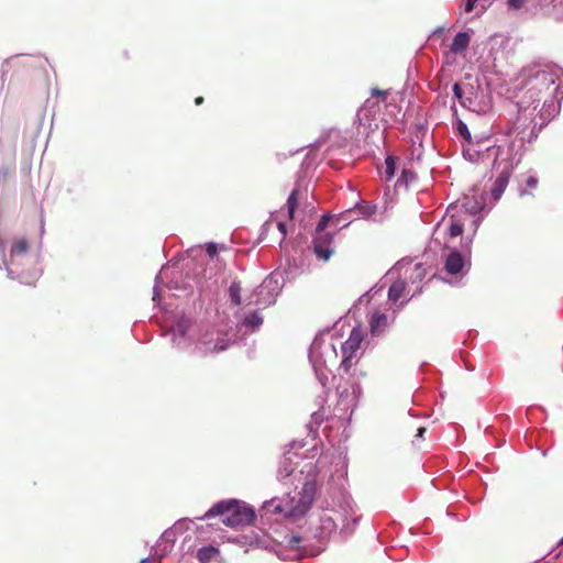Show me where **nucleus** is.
I'll use <instances>...</instances> for the list:
<instances>
[{"label":"nucleus","instance_id":"nucleus-1","mask_svg":"<svg viewBox=\"0 0 563 563\" xmlns=\"http://www.w3.org/2000/svg\"><path fill=\"white\" fill-rule=\"evenodd\" d=\"M29 243L25 238H18L13 241L10 250L9 277L18 278L21 283L35 286L41 276L37 260L27 255Z\"/></svg>","mask_w":563,"mask_h":563},{"label":"nucleus","instance_id":"nucleus-2","mask_svg":"<svg viewBox=\"0 0 563 563\" xmlns=\"http://www.w3.org/2000/svg\"><path fill=\"white\" fill-rule=\"evenodd\" d=\"M220 516L223 525L236 528L247 526L255 519V512L252 508L238 500H223L211 507L200 519Z\"/></svg>","mask_w":563,"mask_h":563},{"label":"nucleus","instance_id":"nucleus-3","mask_svg":"<svg viewBox=\"0 0 563 563\" xmlns=\"http://www.w3.org/2000/svg\"><path fill=\"white\" fill-rule=\"evenodd\" d=\"M339 222L340 218L329 216H323L319 220L316 228V236L313 239V251L318 258L328 261L333 254V249H331L333 234L324 232V230L330 223L334 227L335 230L340 229Z\"/></svg>","mask_w":563,"mask_h":563},{"label":"nucleus","instance_id":"nucleus-4","mask_svg":"<svg viewBox=\"0 0 563 563\" xmlns=\"http://www.w3.org/2000/svg\"><path fill=\"white\" fill-rule=\"evenodd\" d=\"M316 496V484L306 482L297 496L288 503L287 516L297 518L303 516L311 507Z\"/></svg>","mask_w":563,"mask_h":563},{"label":"nucleus","instance_id":"nucleus-5","mask_svg":"<svg viewBox=\"0 0 563 563\" xmlns=\"http://www.w3.org/2000/svg\"><path fill=\"white\" fill-rule=\"evenodd\" d=\"M364 340V332L360 328H354L347 340L342 344V362L341 367L345 373H349L352 365L353 358L356 356V352L360 350L361 344Z\"/></svg>","mask_w":563,"mask_h":563},{"label":"nucleus","instance_id":"nucleus-6","mask_svg":"<svg viewBox=\"0 0 563 563\" xmlns=\"http://www.w3.org/2000/svg\"><path fill=\"white\" fill-rule=\"evenodd\" d=\"M466 260L460 252L452 251L445 260L444 267L449 274L456 275L462 272Z\"/></svg>","mask_w":563,"mask_h":563},{"label":"nucleus","instance_id":"nucleus-7","mask_svg":"<svg viewBox=\"0 0 563 563\" xmlns=\"http://www.w3.org/2000/svg\"><path fill=\"white\" fill-rule=\"evenodd\" d=\"M371 332L373 335H378L388 327V318L385 313L376 311L373 313L369 321Z\"/></svg>","mask_w":563,"mask_h":563},{"label":"nucleus","instance_id":"nucleus-8","mask_svg":"<svg viewBox=\"0 0 563 563\" xmlns=\"http://www.w3.org/2000/svg\"><path fill=\"white\" fill-rule=\"evenodd\" d=\"M199 349L201 350L202 354L222 352L228 347V344L223 339H219L213 345H211V342L203 338L199 341Z\"/></svg>","mask_w":563,"mask_h":563},{"label":"nucleus","instance_id":"nucleus-9","mask_svg":"<svg viewBox=\"0 0 563 563\" xmlns=\"http://www.w3.org/2000/svg\"><path fill=\"white\" fill-rule=\"evenodd\" d=\"M470 44V35L466 32L457 33L452 42L451 51L455 54L464 52Z\"/></svg>","mask_w":563,"mask_h":563},{"label":"nucleus","instance_id":"nucleus-10","mask_svg":"<svg viewBox=\"0 0 563 563\" xmlns=\"http://www.w3.org/2000/svg\"><path fill=\"white\" fill-rule=\"evenodd\" d=\"M405 289H406L405 280H402V279L395 280L388 289L389 300H391V301L399 300L402 297Z\"/></svg>","mask_w":563,"mask_h":563},{"label":"nucleus","instance_id":"nucleus-11","mask_svg":"<svg viewBox=\"0 0 563 563\" xmlns=\"http://www.w3.org/2000/svg\"><path fill=\"white\" fill-rule=\"evenodd\" d=\"M464 223L455 214H452L449 219V225L445 229L451 238L461 235L464 231Z\"/></svg>","mask_w":563,"mask_h":563},{"label":"nucleus","instance_id":"nucleus-12","mask_svg":"<svg viewBox=\"0 0 563 563\" xmlns=\"http://www.w3.org/2000/svg\"><path fill=\"white\" fill-rule=\"evenodd\" d=\"M509 181V174L508 173H501L495 180L494 187H493V196L497 199L501 196L504 192L507 184Z\"/></svg>","mask_w":563,"mask_h":563},{"label":"nucleus","instance_id":"nucleus-13","mask_svg":"<svg viewBox=\"0 0 563 563\" xmlns=\"http://www.w3.org/2000/svg\"><path fill=\"white\" fill-rule=\"evenodd\" d=\"M242 324L245 328H250L252 330H255L260 328L263 324V318L257 311H252L249 314L245 316Z\"/></svg>","mask_w":563,"mask_h":563},{"label":"nucleus","instance_id":"nucleus-14","mask_svg":"<svg viewBox=\"0 0 563 563\" xmlns=\"http://www.w3.org/2000/svg\"><path fill=\"white\" fill-rule=\"evenodd\" d=\"M241 290H242V287L239 282H233L229 287V296H230L231 302L234 306H240L242 302Z\"/></svg>","mask_w":563,"mask_h":563},{"label":"nucleus","instance_id":"nucleus-15","mask_svg":"<svg viewBox=\"0 0 563 563\" xmlns=\"http://www.w3.org/2000/svg\"><path fill=\"white\" fill-rule=\"evenodd\" d=\"M298 195L299 191L297 189H294L287 199L288 217L290 220L294 219L295 211L298 207Z\"/></svg>","mask_w":563,"mask_h":563},{"label":"nucleus","instance_id":"nucleus-16","mask_svg":"<svg viewBox=\"0 0 563 563\" xmlns=\"http://www.w3.org/2000/svg\"><path fill=\"white\" fill-rule=\"evenodd\" d=\"M395 172H396L395 158L393 156H388L385 161V169H384L385 180L386 181L390 180L394 177Z\"/></svg>","mask_w":563,"mask_h":563},{"label":"nucleus","instance_id":"nucleus-17","mask_svg":"<svg viewBox=\"0 0 563 563\" xmlns=\"http://www.w3.org/2000/svg\"><path fill=\"white\" fill-rule=\"evenodd\" d=\"M216 552L218 550L213 547L202 548L198 550L197 558L201 563H207Z\"/></svg>","mask_w":563,"mask_h":563},{"label":"nucleus","instance_id":"nucleus-18","mask_svg":"<svg viewBox=\"0 0 563 563\" xmlns=\"http://www.w3.org/2000/svg\"><path fill=\"white\" fill-rule=\"evenodd\" d=\"M417 179V175L408 169H404L401 173L400 178L397 180L398 185H404L405 187H408L411 183H413Z\"/></svg>","mask_w":563,"mask_h":563},{"label":"nucleus","instance_id":"nucleus-19","mask_svg":"<svg viewBox=\"0 0 563 563\" xmlns=\"http://www.w3.org/2000/svg\"><path fill=\"white\" fill-rule=\"evenodd\" d=\"M539 185V180L534 175H528L526 179V187L521 191V195H531L532 190L537 189Z\"/></svg>","mask_w":563,"mask_h":563},{"label":"nucleus","instance_id":"nucleus-20","mask_svg":"<svg viewBox=\"0 0 563 563\" xmlns=\"http://www.w3.org/2000/svg\"><path fill=\"white\" fill-rule=\"evenodd\" d=\"M457 131H459V133H460V134H461L465 140H467V141H470V140H471V133H470V131H468V129H467V125H466L464 122H462V121H460V122H459V124H457Z\"/></svg>","mask_w":563,"mask_h":563},{"label":"nucleus","instance_id":"nucleus-21","mask_svg":"<svg viewBox=\"0 0 563 563\" xmlns=\"http://www.w3.org/2000/svg\"><path fill=\"white\" fill-rule=\"evenodd\" d=\"M301 542V537L299 536H291L288 543L291 549H298L299 543Z\"/></svg>","mask_w":563,"mask_h":563},{"label":"nucleus","instance_id":"nucleus-22","mask_svg":"<svg viewBox=\"0 0 563 563\" xmlns=\"http://www.w3.org/2000/svg\"><path fill=\"white\" fill-rule=\"evenodd\" d=\"M526 0H507L511 9L518 10L523 7Z\"/></svg>","mask_w":563,"mask_h":563},{"label":"nucleus","instance_id":"nucleus-23","mask_svg":"<svg viewBox=\"0 0 563 563\" xmlns=\"http://www.w3.org/2000/svg\"><path fill=\"white\" fill-rule=\"evenodd\" d=\"M206 251H207V254H208L210 257L216 256V255H217V253H218L217 244H214V243H208V244H207V247H206Z\"/></svg>","mask_w":563,"mask_h":563},{"label":"nucleus","instance_id":"nucleus-24","mask_svg":"<svg viewBox=\"0 0 563 563\" xmlns=\"http://www.w3.org/2000/svg\"><path fill=\"white\" fill-rule=\"evenodd\" d=\"M478 0H466L465 4H464V11L466 13H470L474 10V5L475 3L477 2Z\"/></svg>","mask_w":563,"mask_h":563},{"label":"nucleus","instance_id":"nucleus-25","mask_svg":"<svg viewBox=\"0 0 563 563\" xmlns=\"http://www.w3.org/2000/svg\"><path fill=\"white\" fill-rule=\"evenodd\" d=\"M453 92H454V96L457 98V99H462V96H463V89L462 87L456 82L454 84L453 86Z\"/></svg>","mask_w":563,"mask_h":563},{"label":"nucleus","instance_id":"nucleus-26","mask_svg":"<svg viewBox=\"0 0 563 563\" xmlns=\"http://www.w3.org/2000/svg\"><path fill=\"white\" fill-rule=\"evenodd\" d=\"M387 93H388V92H387L386 90H380V89H378V88H373V89H372V95H373V96H378V97H382L383 99H385V98H386Z\"/></svg>","mask_w":563,"mask_h":563},{"label":"nucleus","instance_id":"nucleus-27","mask_svg":"<svg viewBox=\"0 0 563 563\" xmlns=\"http://www.w3.org/2000/svg\"><path fill=\"white\" fill-rule=\"evenodd\" d=\"M277 228L278 230L280 231V233L283 234V236L286 235L287 231H286V224L284 222H278L277 223Z\"/></svg>","mask_w":563,"mask_h":563},{"label":"nucleus","instance_id":"nucleus-28","mask_svg":"<svg viewBox=\"0 0 563 563\" xmlns=\"http://www.w3.org/2000/svg\"><path fill=\"white\" fill-rule=\"evenodd\" d=\"M292 472H294L292 468L285 467L284 471L282 472V475H283V477H287V476L291 475Z\"/></svg>","mask_w":563,"mask_h":563},{"label":"nucleus","instance_id":"nucleus-29","mask_svg":"<svg viewBox=\"0 0 563 563\" xmlns=\"http://www.w3.org/2000/svg\"><path fill=\"white\" fill-rule=\"evenodd\" d=\"M426 432V428L424 427H420L418 428L417 430V437L418 438H421L423 435V433Z\"/></svg>","mask_w":563,"mask_h":563},{"label":"nucleus","instance_id":"nucleus-30","mask_svg":"<svg viewBox=\"0 0 563 563\" xmlns=\"http://www.w3.org/2000/svg\"><path fill=\"white\" fill-rule=\"evenodd\" d=\"M195 103H196L197 106L202 104V103H203V97H197V98L195 99Z\"/></svg>","mask_w":563,"mask_h":563},{"label":"nucleus","instance_id":"nucleus-31","mask_svg":"<svg viewBox=\"0 0 563 563\" xmlns=\"http://www.w3.org/2000/svg\"><path fill=\"white\" fill-rule=\"evenodd\" d=\"M265 288H266V286H265V285H261V286L256 289V292H257L258 295H262V294L264 292Z\"/></svg>","mask_w":563,"mask_h":563},{"label":"nucleus","instance_id":"nucleus-32","mask_svg":"<svg viewBox=\"0 0 563 563\" xmlns=\"http://www.w3.org/2000/svg\"><path fill=\"white\" fill-rule=\"evenodd\" d=\"M559 545H563V538L560 540Z\"/></svg>","mask_w":563,"mask_h":563}]
</instances>
